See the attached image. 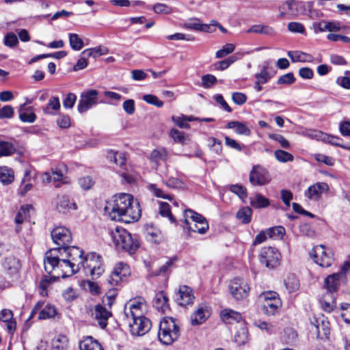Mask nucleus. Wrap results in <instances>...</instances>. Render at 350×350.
I'll return each instance as SVG.
<instances>
[{
  "label": "nucleus",
  "instance_id": "bf43d9fd",
  "mask_svg": "<svg viewBox=\"0 0 350 350\" xmlns=\"http://www.w3.org/2000/svg\"><path fill=\"white\" fill-rule=\"evenodd\" d=\"M63 173L58 170H53L51 173L46 172L44 174V179L47 182L61 181L63 178Z\"/></svg>",
  "mask_w": 350,
  "mask_h": 350
},
{
  "label": "nucleus",
  "instance_id": "a19ab883",
  "mask_svg": "<svg viewBox=\"0 0 350 350\" xmlns=\"http://www.w3.org/2000/svg\"><path fill=\"white\" fill-rule=\"evenodd\" d=\"M33 208L31 205L22 206L15 217V222L17 225L21 224L24 221L29 218V211Z\"/></svg>",
  "mask_w": 350,
  "mask_h": 350
},
{
  "label": "nucleus",
  "instance_id": "79ce46f5",
  "mask_svg": "<svg viewBox=\"0 0 350 350\" xmlns=\"http://www.w3.org/2000/svg\"><path fill=\"white\" fill-rule=\"evenodd\" d=\"M284 285L288 293H294L299 288V282L293 274L288 275L284 280Z\"/></svg>",
  "mask_w": 350,
  "mask_h": 350
},
{
  "label": "nucleus",
  "instance_id": "dca6fc26",
  "mask_svg": "<svg viewBox=\"0 0 350 350\" xmlns=\"http://www.w3.org/2000/svg\"><path fill=\"white\" fill-rule=\"evenodd\" d=\"M53 203L59 213H70L77 209L76 202L70 196L65 194L57 195Z\"/></svg>",
  "mask_w": 350,
  "mask_h": 350
},
{
  "label": "nucleus",
  "instance_id": "20e7f679",
  "mask_svg": "<svg viewBox=\"0 0 350 350\" xmlns=\"http://www.w3.org/2000/svg\"><path fill=\"white\" fill-rule=\"evenodd\" d=\"M108 234L114 247L118 250L133 254L139 246V241L133 239L131 234L122 227L111 228Z\"/></svg>",
  "mask_w": 350,
  "mask_h": 350
},
{
  "label": "nucleus",
  "instance_id": "2eb2a0df",
  "mask_svg": "<svg viewBox=\"0 0 350 350\" xmlns=\"http://www.w3.org/2000/svg\"><path fill=\"white\" fill-rule=\"evenodd\" d=\"M329 191V187L325 182H317L310 185L304 191V196L310 202H319L323 194H327Z\"/></svg>",
  "mask_w": 350,
  "mask_h": 350
},
{
  "label": "nucleus",
  "instance_id": "4c0bfd02",
  "mask_svg": "<svg viewBox=\"0 0 350 350\" xmlns=\"http://www.w3.org/2000/svg\"><path fill=\"white\" fill-rule=\"evenodd\" d=\"M163 183L170 188L180 189L185 187L184 183L180 178L171 176L168 173L163 175Z\"/></svg>",
  "mask_w": 350,
  "mask_h": 350
},
{
  "label": "nucleus",
  "instance_id": "473e14b6",
  "mask_svg": "<svg viewBox=\"0 0 350 350\" xmlns=\"http://www.w3.org/2000/svg\"><path fill=\"white\" fill-rule=\"evenodd\" d=\"M14 180V170L8 166H0V183L9 185Z\"/></svg>",
  "mask_w": 350,
  "mask_h": 350
},
{
  "label": "nucleus",
  "instance_id": "052dcab7",
  "mask_svg": "<svg viewBox=\"0 0 350 350\" xmlns=\"http://www.w3.org/2000/svg\"><path fill=\"white\" fill-rule=\"evenodd\" d=\"M295 5L294 1H288L283 3L280 7V15L284 16L287 14H293V8Z\"/></svg>",
  "mask_w": 350,
  "mask_h": 350
},
{
  "label": "nucleus",
  "instance_id": "cd10ccee",
  "mask_svg": "<svg viewBox=\"0 0 350 350\" xmlns=\"http://www.w3.org/2000/svg\"><path fill=\"white\" fill-rule=\"evenodd\" d=\"M288 56L293 62H313L314 58L312 55L299 51H288Z\"/></svg>",
  "mask_w": 350,
  "mask_h": 350
},
{
  "label": "nucleus",
  "instance_id": "c03bdc74",
  "mask_svg": "<svg viewBox=\"0 0 350 350\" xmlns=\"http://www.w3.org/2000/svg\"><path fill=\"white\" fill-rule=\"evenodd\" d=\"M57 314L56 308L52 305H46L39 312L38 319L45 320L54 317Z\"/></svg>",
  "mask_w": 350,
  "mask_h": 350
},
{
  "label": "nucleus",
  "instance_id": "338daca9",
  "mask_svg": "<svg viewBox=\"0 0 350 350\" xmlns=\"http://www.w3.org/2000/svg\"><path fill=\"white\" fill-rule=\"evenodd\" d=\"M287 29L289 31L292 33H301L303 34L305 33L306 29L304 26L297 22H291L287 25Z\"/></svg>",
  "mask_w": 350,
  "mask_h": 350
},
{
  "label": "nucleus",
  "instance_id": "3c124183",
  "mask_svg": "<svg viewBox=\"0 0 350 350\" xmlns=\"http://www.w3.org/2000/svg\"><path fill=\"white\" fill-rule=\"evenodd\" d=\"M268 237L273 239H280L285 234V229L282 226H275L267 230Z\"/></svg>",
  "mask_w": 350,
  "mask_h": 350
},
{
  "label": "nucleus",
  "instance_id": "c756f323",
  "mask_svg": "<svg viewBox=\"0 0 350 350\" xmlns=\"http://www.w3.org/2000/svg\"><path fill=\"white\" fill-rule=\"evenodd\" d=\"M79 349L80 350H103L100 343L92 336H88L81 340L79 343Z\"/></svg>",
  "mask_w": 350,
  "mask_h": 350
},
{
  "label": "nucleus",
  "instance_id": "a878e982",
  "mask_svg": "<svg viewBox=\"0 0 350 350\" xmlns=\"http://www.w3.org/2000/svg\"><path fill=\"white\" fill-rule=\"evenodd\" d=\"M321 308L326 312H332L336 307L334 294L330 292L324 293L320 300Z\"/></svg>",
  "mask_w": 350,
  "mask_h": 350
},
{
  "label": "nucleus",
  "instance_id": "a211bd4d",
  "mask_svg": "<svg viewBox=\"0 0 350 350\" xmlns=\"http://www.w3.org/2000/svg\"><path fill=\"white\" fill-rule=\"evenodd\" d=\"M94 319L98 321L99 326L104 329L107 325V320L111 316V312L101 305L95 306L92 313Z\"/></svg>",
  "mask_w": 350,
  "mask_h": 350
},
{
  "label": "nucleus",
  "instance_id": "864d4df0",
  "mask_svg": "<svg viewBox=\"0 0 350 350\" xmlns=\"http://www.w3.org/2000/svg\"><path fill=\"white\" fill-rule=\"evenodd\" d=\"M235 49V45L232 43H227L224 44L222 48L218 50L215 53V57L217 59L223 58L226 55L232 53Z\"/></svg>",
  "mask_w": 350,
  "mask_h": 350
},
{
  "label": "nucleus",
  "instance_id": "0e129e2a",
  "mask_svg": "<svg viewBox=\"0 0 350 350\" xmlns=\"http://www.w3.org/2000/svg\"><path fill=\"white\" fill-rule=\"evenodd\" d=\"M295 81V77L293 73L288 72L280 76L277 81L279 85H291Z\"/></svg>",
  "mask_w": 350,
  "mask_h": 350
},
{
  "label": "nucleus",
  "instance_id": "412c9836",
  "mask_svg": "<svg viewBox=\"0 0 350 350\" xmlns=\"http://www.w3.org/2000/svg\"><path fill=\"white\" fill-rule=\"evenodd\" d=\"M146 240L152 243H159L163 240L161 230L152 224H148L145 229Z\"/></svg>",
  "mask_w": 350,
  "mask_h": 350
},
{
  "label": "nucleus",
  "instance_id": "49530a36",
  "mask_svg": "<svg viewBox=\"0 0 350 350\" xmlns=\"http://www.w3.org/2000/svg\"><path fill=\"white\" fill-rule=\"evenodd\" d=\"M248 339V332L246 327H241L234 335V342L238 345H245Z\"/></svg>",
  "mask_w": 350,
  "mask_h": 350
},
{
  "label": "nucleus",
  "instance_id": "7ed1b4c3",
  "mask_svg": "<svg viewBox=\"0 0 350 350\" xmlns=\"http://www.w3.org/2000/svg\"><path fill=\"white\" fill-rule=\"evenodd\" d=\"M148 309L146 301L141 297L130 299L124 305V313L132 335L141 336L150 331L151 321L144 315Z\"/></svg>",
  "mask_w": 350,
  "mask_h": 350
},
{
  "label": "nucleus",
  "instance_id": "f704fd0d",
  "mask_svg": "<svg viewBox=\"0 0 350 350\" xmlns=\"http://www.w3.org/2000/svg\"><path fill=\"white\" fill-rule=\"evenodd\" d=\"M170 136L173 139L174 142L182 145L187 144L190 140V135L178 131L176 129H172L170 132Z\"/></svg>",
  "mask_w": 350,
  "mask_h": 350
},
{
  "label": "nucleus",
  "instance_id": "f3484780",
  "mask_svg": "<svg viewBox=\"0 0 350 350\" xmlns=\"http://www.w3.org/2000/svg\"><path fill=\"white\" fill-rule=\"evenodd\" d=\"M211 308L206 304H200L196 310L191 314V324L193 326L204 323L210 317Z\"/></svg>",
  "mask_w": 350,
  "mask_h": 350
},
{
  "label": "nucleus",
  "instance_id": "5fc2aeb1",
  "mask_svg": "<svg viewBox=\"0 0 350 350\" xmlns=\"http://www.w3.org/2000/svg\"><path fill=\"white\" fill-rule=\"evenodd\" d=\"M159 211L161 216L167 217L172 223L174 222L175 219L171 213L169 204L160 202Z\"/></svg>",
  "mask_w": 350,
  "mask_h": 350
},
{
  "label": "nucleus",
  "instance_id": "b1692460",
  "mask_svg": "<svg viewBox=\"0 0 350 350\" xmlns=\"http://www.w3.org/2000/svg\"><path fill=\"white\" fill-rule=\"evenodd\" d=\"M0 320L5 323L8 332L13 334L16 329V321L13 318V312L8 309H3L0 312Z\"/></svg>",
  "mask_w": 350,
  "mask_h": 350
},
{
  "label": "nucleus",
  "instance_id": "ea45409f",
  "mask_svg": "<svg viewBox=\"0 0 350 350\" xmlns=\"http://www.w3.org/2000/svg\"><path fill=\"white\" fill-rule=\"evenodd\" d=\"M70 48L73 51H79L84 46L83 40L77 33H70L68 34Z\"/></svg>",
  "mask_w": 350,
  "mask_h": 350
},
{
  "label": "nucleus",
  "instance_id": "c85d7f7f",
  "mask_svg": "<svg viewBox=\"0 0 350 350\" xmlns=\"http://www.w3.org/2000/svg\"><path fill=\"white\" fill-rule=\"evenodd\" d=\"M316 323L317 335L321 338L323 336L327 337L329 334L330 326L327 318L324 317H319L317 319Z\"/></svg>",
  "mask_w": 350,
  "mask_h": 350
},
{
  "label": "nucleus",
  "instance_id": "f257e3e1",
  "mask_svg": "<svg viewBox=\"0 0 350 350\" xmlns=\"http://www.w3.org/2000/svg\"><path fill=\"white\" fill-rule=\"evenodd\" d=\"M59 251L49 250L45 254L44 265L49 275L42 278L39 284V291L42 296H47L51 284L59 278L71 276L83 269L86 275L93 278H98L104 272L100 257L96 253L83 256V252L77 248L67 250L68 258L60 259Z\"/></svg>",
  "mask_w": 350,
  "mask_h": 350
},
{
  "label": "nucleus",
  "instance_id": "4be33fe9",
  "mask_svg": "<svg viewBox=\"0 0 350 350\" xmlns=\"http://www.w3.org/2000/svg\"><path fill=\"white\" fill-rule=\"evenodd\" d=\"M169 157V153L165 148L159 147L153 149L148 157L149 161L157 165H159L160 161H165Z\"/></svg>",
  "mask_w": 350,
  "mask_h": 350
},
{
  "label": "nucleus",
  "instance_id": "680f3d73",
  "mask_svg": "<svg viewBox=\"0 0 350 350\" xmlns=\"http://www.w3.org/2000/svg\"><path fill=\"white\" fill-rule=\"evenodd\" d=\"M237 60V58L234 56H230L227 59L219 62L215 64V68L219 70H224L228 68L232 64Z\"/></svg>",
  "mask_w": 350,
  "mask_h": 350
},
{
  "label": "nucleus",
  "instance_id": "4d7b16f0",
  "mask_svg": "<svg viewBox=\"0 0 350 350\" xmlns=\"http://www.w3.org/2000/svg\"><path fill=\"white\" fill-rule=\"evenodd\" d=\"M142 99L146 103L156 106L157 107H161L163 105V102L159 100L157 96L153 94H145L143 96Z\"/></svg>",
  "mask_w": 350,
  "mask_h": 350
},
{
  "label": "nucleus",
  "instance_id": "de8ad7c7",
  "mask_svg": "<svg viewBox=\"0 0 350 350\" xmlns=\"http://www.w3.org/2000/svg\"><path fill=\"white\" fill-rule=\"evenodd\" d=\"M148 189L157 198H161L172 200V196L170 194H165L164 191L158 187L155 184H150L147 186Z\"/></svg>",
  "mask_w": 350,
  "mask_h": 350
},
{
  "label": "nucleus",
  "instance_id": "1a4fd4ad",
  "mask_svg": "<svg viewBox=\"0 0 350 350\" xmlns=\"http://www.w3.org/2000/svg\"><path fill=\"white\" fill-rule=\"evenodd\" d=\"M310 256L316 264L322 267H329L334 261L332 251L323 245L314 246L310 252Z\"/></svg>",
  "mask_w": 350,
  "mask_h": 350
},
{
  "label": "nucleus",
  "instance_id": "f8f14e48",
  "mask_svg": "<svg viewBox=\"0 0 350 350\" xmlns=\"http://www.w3.org/2000/svg\"><path fill=\"white\" fill-rule=\"evenodd\" d=\"M98 92L90 89L82 92L77 105V110L80 113L86 112L98 103Z\"/></svg>",
  "mask_w": 350,
  "mask_h": 350
},
{
  "label": "nucleus",
  "instance_id": "2f4dec72",
  "mask_svg": "<svg viewBox=\"0 0 350 350\" xmlns=\"http://www.w3.org/2000/svg\"><path fill=\"white\" fill-rule=\"evenodd\" d=\"M68 346V339L66 336L63 334L55 336L51 341L52 350H66Z\"/></svg>",
  "mask_w": 350,
  "mask_h": 350
},
{
  "label": "nucleus",
  "instance_id": "423d86ee",
  "mask_svg": "<svg viewBox=\"0 0 350 350\" xmlns=\"http://www.w3.org/2000/svg\"><path fill=\"white\" fill-rule=\"evenodd\" d=\"M180 336V329L176 320L172 317H164L159 323L158 338L165 345H170L177 340Z\"/></svg>",
  "mask_w": 350,
  "mask_h": 350
},
{
  "label": "nucleus",
  "instance_id": "e2e57ef3",
  "mask_svg": "<svg viewBox=\"0 0 350 350\" xmlns=\"http://www.w3.org/2000/svg\"><path fill=\"white\" fill-rule=\"evenodd\" d=\"M183 27L185 29L200 31L201 27L200 21L198 18H194L187 21L184 24Z\"/></svg>",
  "mask_w": 350,
  "mask_h": 350
},
{
  "label": "nucleus",
  "instance_id": "7c9ffc66",
  "mask_svg": "<svg viewBox=\"0 0 350 350\" xmlns=\"http://www.w3.org/2000/svg\"><path fill=\"white\" fill-rule=\"evenodd\" d=\"M221 320L226 323H232L233 321L239 322L242 320L241 314L231 309H224L220 313Z\"/></svg>",
  "mask_w": 350,
  "mask_h": 350
},
{
  "label": "nucleus",
  "instance_id": "09e8293b",
  "mask_svg": "<svg viewBox=\"0 0 350 350\" xmlns=\"http://www.w3.org/2000/svg\"><path fill=\"white\" fill-rule=\"evenodd\" d=\"M15 152V148L12 144L0 141V157L12 155Z\"/></svg>",
  "mask_w": 350,
  "mask_h": 350
},
{
  "label": "nucleus",
  "instance_id": "13d9d810",
  "mask_svg": "<svg viewBox=\"0 0 350 350\" xmlns=\"http://www.w3.org/2000/svg\"><path fill=\"white\" fill-rule=\"evenodd\" d=\"M18 43L17 36L13 33L10 32L8 33L5 37L3 40V44L8 47H14Z\"/></svg>",
  "mask_w": 350,
  "mask_h": 350
},
{
  "label": "nucleus",
  "instance_id": "4468645a",
  "mask_svg": "<svg viewBox=\"0 0 350 350\" xmlns=\"http://www.w3.org/2000/svg\"><path fill=\"white\" fill-rule=\"evenodd\" d=\"M131 274L129 266L123 262L116 264L111 274L107 279L108 283L111 286H117Z\"/></svg>",
  "mask_w": 350,
  "mask_h": 350
},
{
  "label": "nucleus",
  "instance_id": "6e6552de",
  "mask_svg": "<svg viewBox=\"0 0 350 350\" xmlns=\"http://www.w3.org/2000/svg\"><path fill=\"white\" fill-rule=\"evenodd\" d=\"M258 301L262 310L267 315H274L278 313L282 306V302L278 293L275 291H265L258 296Z\"/></svg>",
  "mask_w": 350,
  "mask_h": 350
},
{
  "label": "nucleus",
  "instance_id": "8fccbe9b",
  "mask_svg": "<svg viewBox=\"0 0 350 350\" xmlns=\"http://www.w3.org/2000/svg\"><path fill=\"white\" fill-rule=\"evenodd\" d=\"M274 156L280 163L290 162L293 161L294 159V157L292 154L282 150H275Z\"/></svg>",
  "mask_w": 350,
  "mask_h": 350
},
{
  "label": "nucleus",
  "instance_id": "c9c22d12",
  "mask_svg": "<svg viewBox=\"0 0 350 350\" xmlns=\"http://www.w3.org/2000/svg\"><path fill=\"white\" fill-rule=\"evenodd\" d=\"M109 53V49L103 46H98L94 48H89L83 50L81 52V55L86 56L87 57H93L94 58L106 55Z\"/></svg>",
  "mask_w": 350,
  "mask_h": 350
},
{
  "label": "nucleus",
  "instance_id": "603ef678",
  "mask_svg": "<svg viewBox=\"0 0 350 350\" xmlns=\"http://www.w3.org/2000/svg\"><path fill=\"white\" fill-rule=\"evenodd\" d=\"M152 10L157 14L167 15L172 13L173 8L167 4L157 3L152 6Z\"/></svg>",
  "mask_w": 350,
  "mask_h": 350
},
{
  "label": "nucleus",
  "instance_id": "aec40b11",
  "mask_svg": "<svg viewBox=\"0 0 350 350\" xmlns=\"http://www.w3.org/2000/svg\"><path fill=\"white\" fill-rule=\"evenodd\" d=\"M18 118L25 123H33L37 119L33 107H27L25 105H21L18 107Z\"/></svg>",
  "mask_w": 350,
  "mask_h": 350
},
{
  "label": "nucleus",
  "instance_id": "58836bf2",
  "mask_svg": "<svg viewBox=\"0 0 350 350\" xmlns=\"http://www.w3.org/2000/svg\"><path fill=\"white\" fill-rule=\"evenodd\" d=\"M2 265L3 269L8 273H16L19 268V262L16 258L8 256L5 258Z\"/></svg>",
  "mask_w": 350,
  "mask_h": 350
},
{
  "label": "nucleus",
  "instance_id": "774afa93",
  "mask_svg": "<svg viewBox=\"0 0 350 350\" xmlns=\"http://www.w3.org/2000/svg\"><path fill=\"white\" fill-rule=\"evenodd\" d=\"M339 131L343 137H350V120H343L339 124Z\"/></svg>",
  "mask_w": 350,
  "mask_h": 350
},
{
  "label": "nucleus",
  "instance_id": "39448f33",
  "mask_svg": "<svg viewBox=\"0 0 350 350\" xmlns=\"http://www.w3.org/2000/svg\"><path fill=\"white\" fill-rule=\"evenodd\" d=\"M51 237L53 242L59 247L53 248V250H57L59 251L58 256L60 259L62 258H68L67 250L70 248H77L79 250L83 252L81 249L78 247H67V245L70 243L72 241V234L69 229L64 227V226H57L51 232ZM88 254L85 255V256ZM83 256H85L84 252H83Z\"/></svg>",
  "mask_w": 350,
  "mask_h": 350
},
{
  "label": "nucleus",
  "instance_id": "37998d69",
  "mask_svg": "<svg viewBox=\"0 0 350 350\" xmlns=\"http://www.w3.org/2000/svg\"><path fill=\"white\" fill-rule=\"evenodd\" d=\"M30 176L31 171L29 170H26L19 189V194L21 196H25L28 191L31 190L32 184L29 183L30 180Z\"/></svg>",
  "mask_w": 350,
  "mask_h": 350
},
{
  "label": "nucleus",
  "instance_id": "0eeeda50",
  "mask_svg": "<svg viewBox=\"0 0 350 350\" xmlns=\"http://www.w3.org/2000/svg\"><path fill=\"white\" fill-rule=\"evenodd\" d=\"M184 218L185 224L189 231L204 234L209 229V225L206 218L191 209L184 211Z\"/></svg>",
  "mask_w": 350,
  "mask_h": 350
},
{
  "label": "nucleus",
  "instance_id": "5701e85b",
  "mask_svg": "<svg viewBox=\"0 0 350 350\" xmlns=\"http://www.w3.org/2000/svg\"><path fill=\"white\" fill-rule=\"evenodd\" d=\"M342 273H336L327 276L324 280V286L327 289V292H330L333 294L336 292L340 284V278Z\"/></svg>",
  "mask_w": 350,
  "mask_h": 350
},
{
  "label": "nucleus",
  "instance_id": "393cba45",
  "mask_svg": "<svg viewBox=\"0 0 350 350\" xmlns=\"http://www.w3.org/2000/svg\"><path fill=\"white\" fill-rule=\"evenodd\" d=\"M153 306L162 312L169 309L168 297L163 291L156 293L153 299Z\"/></svg>",
  "mask_w": 350,
  "mask_h": 350
},
{
  "label": "nucleus",
  "instance_id": "9d476101",
  "mask_svg": "<svg viewBox=\"0 0 350 350\" xmlns=\"http://www.w3.org/2000/svg\"><path fill=\"white\" fill-rule=\"evenodd\" d=\"M281 254L279 250L273 247H264L260 250L259 260L269 269H273L280 265Z\"/></svg>",
  "mask_w": 350,
  "mask_h": 350
},
{
  "label": "nucleus",
  "instance_id": "6e6d98bb",
  "mask_svg": "<svg viewBox=\"0 0 350 350\" xmlns=\"http://www.w3.org/2000/svg\"><path fill=\"white\" fill-rule=\"evenodd\" d=\"M78 184L83 190H89L93 187L94 181L90 176H85L79 178Z\"/></svg>",
  "mask_w": 350,
  "mask_h": 350
},
{
  "label": "nucleus",
  "instance_id": "bb28decb",
  "mask_svg": "<svg viewBox=\"0 0 350 350\" xmlns=\"http://www.w3.org/2000/svg\"><path fill=\"white\" fill-rule=\"evenodd\" d=\"M226 128L234 129V133L237 135L250 136L251 135V129L245 122L239 121H230L226 124Z\"/></svg>",
  "mask_w": 350,
  "mask_h": 350
},
{
  "label": "nucleus",
  "instance_id": "6ab92c4d",
  "mask_svg": "<svg viewBox=\"0 0 350 350\" xmlns=\"http://www.w3.org/2000/svg\"><path fill=\"white\" fill-rule=\"evenodd\" d=\"M176 299L180 306H187L192 304L194 299L192 290L187 286H180L178 296Z\"/></svg>",
  "mask_w": 350,
  "mask_h": 350
},
{
  "label": "nucleus",
  "instance_id": "72a5a7b5",
  "mask_svg": "<svg viewBox=\"0 0 350 350\" xmlns=\"http://www.w3.org/2000/svg\"><path fill=\"white\" fill-rule=\"evenodd\" d=\"M60 102L57 96H52L46 107L43 108L45 114L55 115L60 109Z\"/></svg>",
  "mask_w": 350,
  "mask_h": 350
},
{
  "label": "nucleus",
  "instance_id": "69168bd1",
  "mask_svg": "<svg viewBox=\"0 0 350 350\" xmlns=\"http://www.w3.org/2000/svg\"><path fill=\"white\" fill-rule=\"evenodd\" d=\"M255 77L258 83H266L268 82L271 78V75L267 71V67L263 66L260 72L255 75Z\"/></svg>",
  "mask_w": 350,
  "mask_h": 350
},
{
  "label": "nucleus",
  "instance_id": "e433bc0d",
  "mask_svg": "<svg viewBox=\"0 0 350 350\" xmlns=\"http://www.w3.org/2000/svg\"><path fill=\"white\" fill-rule=\"evenodd\" d=\"M250 204L255 208H263L269 206V200L260 193H256L250 198Z\"/></svg>",
  "mask_w": 350,
  "mask_h": 350
},
{
  "label": "nucleus",
  "instance_id": "a18cd8bd",
  "mask_svg": "<svg viewBox=\"0 0 350 350\" xmlns=\"http://www.w3.org/2000/svg\"><path fill=\"white\" fill-rule=\"evenodd\" d=\"M252 211L248 206L241 208L236 214L237 218L243 224H248L251 220Z\"/></svg>",
  "mask_w": 350,
  "mask_h": 350
},
{
  "label": "nucleus",
  "instance_id": "ddd939ff",
  "mask_svg": "<svg viewBox=\"0 0 350 350\" xmlns=\"http://www.w3.org/2000/svg\"><path fill=\"white\" fill-rule=\"evenodd\" d=\"M250 182L253 185H265L271 180L269 172L260 165H255L252 167L249 177Z\"/></svg>",
  "mask_w": 350,
  "mask_h": 350
},
{
  "label": "nucleus",
  "instance_id": "f03ea898",
  "mask_svg": "<svg viewBox=\"0 0 350 350\" xmlns=\"http://www.w3.org/2000/svg\"><path fill=\"white\" fill-rule=\"evenodd\" d=\"M104 211L111 219L126 224L137 221L142 215L137 200L126 193L114 195L109 199Z\"/></svg>",
  "mask_w": 350,
  "mask_h": 350
},
{
  "label": "nucleus",
  "instance_id": "9b49d317",
  "mask_svg": "<svg viewBox=\"0 0 350 350\" xmlns=\"http://www.w3.org/2000/svg\"><path fill=\"white\" fill-rule=\"evenodd\" d=\"M229 291L234 299L243 300L249 296L250 287L244 279L235 278L229 283Z\"/></svg>",
  "mask_w": 350,
  "mask_h": 350
}]
</instances>
